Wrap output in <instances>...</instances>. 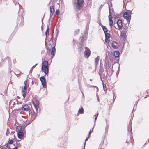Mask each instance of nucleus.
Returning a JSON list of instances; mask_svg holds the SVG:
<instances>
[{
	"instance_id": "1",
	"label": "nucleus",
	"mask_w": 149,
	"mask_h": 149,
	"mask_svg": "<svg viewBox=\"0 0 149 149\" xmlns=\"http://www.w3.org/2000/svg\"><path fill=\"white\" fill-rule=\"evenodd\" d=\"M19 7L20 8L19 11L18 12V15L19 16V17L17 18V21L18 24H19L20 22V19H21L19 25L20 26H22L24 24V21L23 19V17L21 16L22 15L23 13V9L22 8H21L20 7H22V6L19 4Z\"/></svg>"
},
{
	"instance_id": "2",
	"label": "nucleus",
	"mask_w": 149,
	"mask_h": 149,
	"mask_svg": "<svg viewBox=\"0 0 149 149\" xmlns=\"http://www.w3.org/2000/svg\"><path fill=\"white\" fill-rule=\"evenodd\" d=\"M48 62L47 61L42 62V70L45 74H47L48 73L49 69L48 68Z\"/></svg>"
},
{
	"instance_id": "3",
	"label": "nucleus",
	"mask_w": 149,
	"mask_h": 149,
	"mask_svg": "<svg viewBox=\"0 0 149 149\" xmlns=\"http://www.w3.org/2000/svg\"><path fill=\"white\" fill-rule=\"evenodd\" d=\"M74 5L77 8L80 9L81 8L84 3V0H74Z\"/></svg>"
},
{
	"instance_id": "4",
	"label": "nucleus",
	"mask_w": 149,
	"mask_h": 149,
	"mask_svg": "<svg viewBox=\"0 0 149 149\" xmlns=\"http://www.w3.org/2000/svg\"><path fill=\"white\" fill-rule=\"evenodd\" d=\"M131 12L130 11L127 10L125 12L123 15V17L124 18L126 19V20L128 21L129 22H130L131 19Z\"/></svg>"
},
{
	"instance_id": "5",
	"label": "nucleus",
	"mask_w": 149,
	"mask_h": 149,
	"mask_svg": "<svg viewBox=\"0 0 149 149\" xmlns=\"http://www.w3.org/2000/svg\"><path fill=\"white\" fill-rule=\"evenodd\" d=\"M24 88H22V94L23 97V99L25 97L27 92V81L25 80L24 82Z\"/></svg>"
},
{
	"instance_id": "6",
	"label": "nucleus",
	"mask_w": 149,
	"mask_h": 149,
	"mask_svg": "<svg viewBox=\"0 0 149 149\" xmlns=\"http://www.w3.org/2000/svg\"><path fill=\"white\" fill-rule=\"evenodd\" d=\"M119 56H109L110 62H112L113 61L115 63H118L119 61Z\"/></svg>"
},
{
	"instance_id": "7",
	"label": "nucleus",
	"mask_w": 149,
	"mask_h": 149,
	"mask_svg": "<svg viewBox=\"0 0 149 149\" xmlns=\"http://www.w3.org/2000/svg\"><path fill=\"white\" fill-rule=\"evenodd\" d=\"M30 108V106L29 105L27 104H25L24 105H23L22 107V110L23 111H28L29 112H30V111H31Z\"/></svg>"
},
{
	"instance_id": "8",
	"label": "nucleus",
	"mask_w": 149,
	"mask_h": 149,
	"mask_svg": "<svg viewBox=\"0 0 149 149\" xmlns=\"http://www.w3.org/2000/svg\"><path fill=\"white\" fill-rule=\"evenodd\" d=\"M113 65L112 66L111 68V65L109 64V63L107 62L106 63V65L105 66V68L106 70V71L107 72V74L106 75V76L107 77L108 74V70H109V68L111 69L112 68Z\"/></svg>"
},
{
	"instance_id": "9",
	"label": "nucleus",
	"mask_w": 149,
	"mask_h": 149,
	"mask_svg": "<svg viewBox=\"0 0 149 149\" xmlns=\"http://www.w3.org/2000/svg\"><path fill=\"white\" fill-rule=\"evenodd\" d=\"M40 79L41 82L44 88H45V87H46V83L45 78L44 77H42L40 78Z\"/></svg>"
},
{
	"instance_id": "10",
	"label": "nucleus",
	"mask_w": 149,
	"mask_h": 149,
	"mask_svg": "<svg viewBox=\"0 0 149 149\" xmlns=\"http://www.w3.org/2000/svg\"><path fill=\"white\" fill-rule=\"evenodd\" d=\"M117 25L118 26V28L115 27L117 29H120L122 27V22L121 20L120 19H118L116 22Z\"/></svg>"
},
{
	"instance_id": "11",
	"label": "nucleus",
	"mask_w": 149,
	"mask_h": 149,
	"mask_svg": "<svg viewBox=\"0 0 149 149\" xmlns=\"http://www.w3.org/2000/svg\"><path fill=\"white\" fill-rule=\"evenodd\" d=\"M85 51L84 52V54L86 56H90L91 55V51L89 49L86 47H85Z\"/></svg>"
},
{
	"instance_id": "12",
	"label": "nucleus",
	"mask_w": 149,
	"mask_h": 149,
	"mask_svg": "<svg viewBox=\"0 0 149 149\" xmlns=\"http://www.w3.org/2000/svg\"><path fill=\"white\" fill-rule=\"evenodd\" d=\"M17 136L18 138L22 139V137L24 136V134L23 130L19 131L17 132Z\"/></svg>"
},
{
	"instance_id": "13",
	"label": "nucleus",
	"mask_w": 149,
	"mask_h": 149,
	"mask_svg": "<svg viewBox=\"0 0 149 149\" xmlns=\"http://www.w3.org/2000/svg\"><path fill=\"white\" fill-rule=\"evenodd\" d=\"M33 104L35 108V110L36 111V113H37V111L38 110V109L39 107L38 104L37 103L36 104L34 102H33Z\"/></svg>"
},
{
	"instance_id": "14",
	"label": "nucleus",
	"mask_w": 149,
	"mask_h": 149,
	"mask_svg": "<svg viewBox=\"0 0 149 149\" xmlns=\"http://www.w3.org/2000/svg\"><path fill=\"white\" fill-rule=\"evenodd\" d=\"M24 128H22V126H17L16 128V130L18 132H19V131L21 130H23Z\"/></svg>"
},
{
	"instance_id": "15",
	"label": "nucleus",
	"mask_w": 149,
	"mask_h": 149,
	"mask_svg": "<svg viewBox=\"0 0 149 149\" xmlns=\"http://www.w3.org/2000/svg\"><path fill=\"white\" fill-rule=\"evenodd\" d=\"M101 27H102L104 33H106V32L109 31L108 29L105 26H104L102 25H101Z\"/></svg>"
},
{
	"instance_id": "16",
	"label": "nucleus",
	"mask_w": 149,
	"mask_h": 149,
	"mask_svg": "<svg viewBox=\"0 0 149 149\" xmlns=\"http://www.w3.org/2000/svg\"><path fill=\"white\" fill-rule=\"evenodd\" d=\"M101 80L102 81V84H103V89L104 90V91H105V93H106L107 92H106V91H107V88H106V85L105 84H104V82H103V81L102 80V78L101 77Z\"/></svg>"
},
{
	"instance_id": "17",
	"label": "nucleus",
	"mask_w": 149,
	"mask_h": 149,
	"mask_svg": "<svg viewBox=\"0 0 149 149\" xmlns=\"http://www.w3.org/2000/svg\"><path fill=\"white\" fill-rule=\"evenodd\" d=\"M114 43H116V44H117L116 42L115 41H113L112 43V46L113 48L116 49L117 47V45H115Z\"/></svg>"
},
{
	"instance_id": "18",
	"label": "nucleus",
	"mask_w": 149,
	"mask_h": 149,
	"mask_svg": "<svg viewBox=\"0 0 149 149\" xmlns=\"http://www.w3.org/2000/svg\"><path fill=\"white\" fill-rule=\"evenodd\" d=\"M99 60V56H97L95 59V64L96 66L98 64V62Z\"/></svg>"
},
{
	"instance_id": "19",
	"label": "nucleus",
	"mask_w": 149,
	"mask_h": 149,
	"mask_svg": "<svg viewBox=\"0 0 149 149\" xmlns=\"http://www.w3.org/2000/svg\"><path fill=\"white\" fill-rule=\"evenodd\" d=\"M109 14L108 16L109 21H113L112 20V15H111V13L110 12V10L109 8Z\"/></svg>"
},
{
	"instance_id": "20",
	"label": "nucleus",
	"mask_w": 149,
	"mask_h": 149,
	"mask_svg": "<svg viewBox=\"0 0 149 149\" xmlns=\"http://www.w3.org/2000/svg\"><path fill=\"white\" fill-rule=\"evenodd\" d=\"M78 112L79 113L81 114L83 113L84 112V109L82 107L80 108L78 111Z\"/></svg>"
},
{
	"instance_id": "21",
	"label": "nucleus",
	"mask_w": 149,
	"mask_h": 149,
	"mask_svg": "<svg viewBox=\"0 0 149 149\" xmlns=\"http://www.w3.org/2000/svg\"><path fill=\"white\" fill-rule=\"evenodd\" d=\"M49 26L47 25V29L46 30L45 34L46 36H47V35H49Z\"/></svg>"
},
{
	"instance_id": "22",
	"label": "nucleus",
	"mask_w": 149,
	"mask_h": 149,
	"mask_svg": "<svg viewBox=\"0 0 149 149\" xmlns=\"http://www.w3.org/2000/svg\"><path fill=\"white\" fill-rule=\"evenodd\" d=\"M55 48L54 47H53L52 48L51 52V54L52 55H54L55 54Z\"/></svg>"
},
{
	"instance_id": "23",
	"label": "nucleus",
	"mask_w": 149,
	"mask_h": 149,
	"mask_svg": "<svg viewBox=\"0 0 149 149\" xmlns=\"http://www.w3.org/2000/svg\"><path fill=\"white\" fill-rule=\"evenodd\" d=\"M110 31H109V33L108 32H106V33H104L105 34V38H110L111 35L110 34H109V32Z\"/></svg>"
},
{
	"instance_id": "24",
	"label": "nucleus",
	"mask_w": 149,
	"mask_h": 149,
	"mask_svg": "<svg viewBox=\"0 0 149 149\" xmlns=\"http://www.w3.org/2000/svg\"><path fill=\"white\" fill-rule=\"evenodd\" d=\"M120 53L119 51H115L114 52V56H119Z\"/></svg>"
},
{
	"instance_id": "25",
	"label": "nucleus",
	"mask_w": 149,
	"mask_h": 149,
	"mask_svg": "<svg viewBox=\"0 0 149 149\" xmlns=\"http://www.w3.org/2000/svg\"><path fill=\"white\" fill-rule=\"evenodd\" d=\"M50 11L51 13H54V9L53 6H50Z\"/></svg>"
},
{
	"instance_id": "26",
	"label": "nucleus",
	"mask_w": 149,
	"mask_h": 149,
	"mask_svg": "<svg viewBox=\"0 0 149 149\" xmlns=\"http://www.w3.org/2000/svg\"><path fill=\"white\" fill-rule=\"evenodd\" d=\"M14 141L13 139L10 140V139H9V141H8L7 143L10 144H13Z\"/></svg>"
},
{
	"instance_id": "27",
	"label": "nucleus",
	"mask_w": 149,
	"mask_h": 149,
	"mask_svg": "<svg viewBox=\"0 0 149 149\" xmlns=\"http://www.w3.org/2000/svg\"><path fill=\"white\" fill-rule=\"evenodd\" d=\"M13 145L15 146V145H16V146H15V147L14 148H13L12 149L11 148V149H17L18 148V147L17 146V142L16 141L15 143H14Z\"/></svg>"
},
{
	"instance_id": "28",
	"label": "nucleus",
	"mask_w": 149,
	"mask_h": 149,
	"mask_svg": "<svg viewBox=\"0 0 149 149\" xmlns=\"http://www.w3.org/2000/svg\"><path fill=\"white\" fill-rule=\"evenodd\" d=\"M86 39V37H84V35H83L82 36V38L81 39V41L82 42H83L84 40H85Z\"/></svg>"
},
{
	"instance_id": "29",
	"label": "nucleus",
	"mask_w": 149,
	"mask_h": 149,
	"mask_svg": "<svg viewBox=\"0 0 149 149\" xmlns=\"http://www.w3.org/2000/svg\"><path fill=\"white\" fill-rule=\"evenodd\" d=\"M109 25L111 28L113 26V21H109Z\"/></svg>"
},
{
	"instance_id": "30",
	"label": "nucleus",
	"mask_w": 149,
	"mask_h": 149,
	"mask_svg": "<svg viewBox=\"0 0 149 149\" xmlns=\"http://www.w3.org/2000/svg\"><path fill=\"white\" fill-rule=\"evenodd\" d=\"M125 34L124 33H121L120 36L122 38H124L125 36Z\"/></svg>"
},
{
	"instance_id": "31",
	"label": "nucleus",
	"mask_w": 149,
	"mask_h": 149,
	"mask_svg": "<svg viewBox=\"0 0 149 149\" xmlns=\"http://www.w3.org/2000/svg\"><path fill=\"white\" fill-rule=\"evenodd\" d=\"M80 31L79 29H78L76 30L75 31V33L76 34H77Z\"/></svg>"
},
{
	"instance_id": "32",
	"label": "nucleus",
	"mask_w": 149,
	"mask_h": 149,
	"mask_svg": "<svg viewBox=\"0 0 149 149\" xmlns=\"http://www.w3.org/2000/svg\"><path fill=\"white\" fill-rule=\"evenodd\" d=\"M90 87H95V88H96V90H97V92L98 91V88L97 86H90Z\"/></svg>"
},
{
	"instance_id": "33",
	"label": "nucleus",
	"mask_w": 149,
	"mask_h": 149,
	"mask_svg": "<svg viewBox=\"0 0 149 149\" xmlns=\"http://www.w3.org/2000/svg\"><path fill=\"white\" fill-rule=\"evenodd\" d=\"M37 65V64H36L35 65L33 66H32V68H31L30 71V72L31 71H32V70H33V69L35 68V66Z\"/></svg>"
},
{
	"instance_id": "34",
	"label": "nucleus",
	"mask_w": 149,
	"mask_h": 149,
	"mask_svg": "<svg viewBox=\"0 0 149 149\" xmlns=\"http://www.w3.org/2000/svg\"><path fill=\"white\" fill-rule=\"evenodd\" d=\"M59 11L58 9L56 10V14L57 15H58L59 14Z\"/></svg>"
},
{
	"instance_id": "35",
	"label": "nucleus",
	"mask_w": 149,
	"mask_h": 149,
	"mask_svg": "<svg viewBox=\"0 0 149 149\" xmlns=\"http://www.w3.org/2000/svg\"><path fill=\"white\" fill-rule=\"evenodd\" d=\"M89 136H88V137H87L86 139L85 140V143L84 144V146H85L86 141L88 139H89Z\"/></svg>"
},
{
	"instance_id": "36",
	"label": "nucleus",
	"mask_w": 149,
	"mask_h": 149,
	"mask_svg": "<svg viewBox=\"0 0 149 149\" xmlns=\"http://www.w3.org/2000/svg\"><path fill=\"white\" fill-rule=\"evenodd\" d=\"M9 144L8 143H6V146L9 149H11V148H10V146L8 145Z\"/></svg>"
},
{
	"instance_id": "37",
	"label": "nucleus",
	"mask_w": 149,
	"mask_h": 149,
	"mask_svg": "<svg viewBox=\"0 0 149 149\" xmlns=\"http://www.w3.org/2000/svg\"><path fill=\"white\" fill-rule=\"evenodd\" d=\"M109 38H105V41L106 42H107L109 41L108 39Z\"/></svg>"
},
{
	"instance_id": "38",
	"label": "nucleus",
	"mask_w": 149,
	"mask_h": 149,
	"mask_svg": "<svg viewBox=\"0 0 149 149\" xmlns=\"http://www.w3.org/2000/svg\"><path fill=\"white\" fill-rule=\"evenodd\" d=\"M57 36V35H56V37L54 39V42H53V43H54V42L55 43V44L56 45V40L57 39V38L56 37Z\"/></svg>"
},
{
	"instance_id": "39",
	"label": "nucleus",
	"mask_w": 149,
	"mask_h": 149,
	"mask_svg": "<svg viewBox=\"0 0 149 149\" xmlns=\"http://www.w3.org/2000/svg\"><path fill=\"white\" fill-rule=\"evenodd\" d=\"M98 113H97V114H95L94 116H95V118H97V117L98 116Z\"/></svg>"
},
{
	"instance_id": "40",
	"label": "nucleus",
	"mask_w": 149,
	"mask_h": 149,
	"mask_svg": "<svg viewBox=\"0 0 149 149\" xmlns=\"http://www.w3.org/2000/svg\"><path fill=\"white\" fill-rule=\"evenodd\" d=\"M92 132V131H91V130L89 132V134H88V136H89V137H90V134H91V132Z\"/></svg>"
},
{
	"instance_id": "41",
	"label": "nucleus",
	"mask_w": 149,
	"mask_h": 149,
	"mask_svg": "<svg viewBox=\"0 0 149 149\" xmlns=\"http://www.w3.org/2000/svg\"><path fill=\"white\" fill-rule=\"evenodd\" d=\"M53 13H51L50 14V17H51L52 16V15H53Z\"/></svg>"
},
{
	"instance_id": "42",
	"label": "nucleus",
	"mask_w": 149,
	"mask_h": 149,
	"mask_svg": "<svg viewBox=\"0 0 149 149\" xmlns=\"http://www.w3.org/2000/svg\"><path fill=\"white\" fill-rule=\"evenodd\" d=\"M115 98H116V97H115L114 98V95L113 96V102L114 101V100H115Z\"/></svg>"
},
{
	"instance_id": "43",
	"label": "nucleus",
	"mask_w": 149,
	"mask_h": 149,
	"mask_svg": "<svg viewBox=\"0 0 149 149\" xmlns=\"http://www.w3.org/2000/svg\"><path fill=\"white\" fill-rule=\"evenodd\" d=\"M97 118H95V121L96 120V119H97Z\"/></svg>"
},
{
	"instance_id": "44",
	"label": "nucleus",
	"mask_w": 149,
	"mask_h": 149,
	"mask_svg": "<svg viewBox=\"0 0 149 149\" xmlns=\"http://www.w3.org/2000/svg\"><path fill=\"white\" fill-rule=\"evenodd\" d=\"M108 57L109 56H106V57H105V59H106L107 58H108Z\"/></svg>"
},
{
	"instance_id": "45",
	"label": "nucleus",
	"mask_w": 149,
	"mask_h": 149,
	"mask_svg": "<svg viewBox=\"0 0 149 149\" xmlns=\"http://www.w3.org/2000/svg\"><path fill=\"white\" fill-rule=\"evenodd\" d=\"M3 65L1 64L0 63V67H2Z\"/></svg>"
},
{
	"instance_id": "46",
	"label": "nucleus",
	"mask_w": 149,
	"mask_h": 149,
	"mask_svg": "<svg viewBox=\"0 0 149 149\" xmlns=\"http://www.w3.org/2000/svg\"><path fill=\"white\" fill-rule=\"evenodd\" d=\"M82 93V95H83V97H84V93H83L82 92H81Z\"/></svg>"
},
{
	"instance_id": "47",
	"label": "nucleus",
	"mask_w": 149,
	"mask_h": 149,
	"mask_svg": "<svg viewBox=\"0 0 149 149\" xmlns=\"http://www.w3.org/2000/svg\"><path fill=\"white\" fill-rule=\"evenodd\" d=\"M108 125L106 126V128H107L108 129Z\"/></svg>"
},
{
	"instance_id": "48",
	"label": "nucleus",
	"mask_w": 149,
	"mask_h": 149,
	"mask_svg": "<svg viewBox=\"0 0 149 149\" xmlns=\"http://www.w3.org/2000/svg\"><path fill=\"white\" fill-rule=\"evenodd\" d=\"M101 25H102V24H101V23H100V24H99V25H100L101 26Z\"/></svg>"
},
{
	"instance_id": "49",
	"label": "nucleus",
	"mask_w": 149,
	"mask_h": 149,
	"mask_svg": "<svg viewBox=\"0 0 149 149\" xmlns=\"http://www.w3.org/2000/svg\"><path fill=\"white\" fill-rule=\"evenodd\" d=\"M85 57L86 58H87L89 56H85Z\"/></svg>"
},
{
	"instance_id": "50",
	"label": "nucleus",
	"mask_w": 149,
	"mask_h": 149,
	"mask_svg": "<svg viewBox=\"0 0 149 149\" xmlns=\"http://www.w3.org/2000/svg\"><path fill=\"white\" fill-rule=\"evenodd\" d=\"M45 45H46V41H45Z\"/></svg>"
},
{
	"instance_id": "51",
	"label": "nucleus",
	"mask_w": 149,
	"mask_h": 149,
	"mask_svg": "<svg viewBox=\"0 0 149 149\" xmlns=\"http://www.w3.org/2000/svg\"><path fill=\"white\" fill-rule=\"evenodd\" d=\"M93 127L92 129V130H91L92 132H93Z\"/></svg>"
},
{
	"instance_id": "52",
	"label": "nucleus",
	"mask_w": 149,
	"mask_h": 149,
	"mask_svg": "<svg viewBox=\"0 0 149 149\" xmlns=\"http://www.w3.org/2000/svg\"><path fill=\"white\" fill-rule=\"evenodd\" d=\"M93 127L92 129V130H91L92 132H93Z\"/></svg>"
},
{
	"instance_id": "53",
	"label": "nucleus",
	"mask_w": 149,
	"mask_h": 149,
	"mask_svg": "<svg viewBox=\"0 0 149 149\" xmlns=\"http://www.w3.org/2000/svg\"><path fill=\"white\" fill-rule=\"evenodd\" d=\"M97 100H98V101H99V97H98L97 98Z\"/></svg>"
},
{
	"instance_id": "54",
	"label": "nucleus",
	"mask_w": 149,
	"mask_h": 149,
	"mask_svg": "<svg viewBox=\"0 0 149 149\" xmlns=\"http://www.w3.org/2000/svg\"><path fill=\"white\" fill-rule=\"evenodd\" d=\"M1 149H6V148H1Z\"/></svg>"
},
{
	"instance_id": "55",
	"label": "nucleus",
	"mask_w": 149,
	"mask_h": 149,
	"mask_svg": "<svg viewBox=\"0 0 149 149\" xmlns=\"http://www.w3.org/2000/svg\"><path fill=\"white\" fill-rule=\"evenodd\" d=\"M90 81H92V79H90Z\"/></svg>"
},
{
	"instance_id": "56",
	"label": "nucleus",
	"mask_w": 149,
	"mask_h": 149,
	"mask_svg": "<svg viewBox=\"0 0 149 149\" xmlns=\"http://www.w3.org/2000/svg\"><path fill=\"white\" fill-rule=\"evenodd\" d=\"M99 75H100V77H101V74L100 73L99 74Z\"/></svg>"
},
{
	"instance_id": "57",
	"label": "nucleus",
	"mask_w": 149,
	"mask_h": 149,
	"mask_svg": "<svg viewBox=\"0 0 149 149\" xmlns=\"http://www.w3.org/2000/svg\"><path fill=\"white\" fill-rule=\"evenodd\" d=\"M126 142L128 143V142L127 141H126Z\"/></svg>"
},
{
	"instance_id": "58",
	"label": "nucleus",
	"mask_w": 149,
	"mask_h": 149,
	"mask_svg": "<svg viewBox=\"0 0 149 149\" xmlns=\"http://www.w3.org/2000/svg\"><path fill=\"white\" fill-rule=\"evenodd\" d=\"M47 37H46V39H47V38H46Z\"/></svg>"
}]
</instances>
